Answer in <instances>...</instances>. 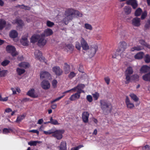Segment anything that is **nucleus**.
Returning a JSON list of instances; mask_svg holds the SVG:
<instances>
[{
  "mask_svg": "<svg viewBox=\"0 0 150 150\" xmlns=\"http://www.w3.org/2000/svg\"><path fill=\"white\" fill-rule=\"evenodd\" d=\"M144 54L143 52H140L134 56V58L136 59H141L142 58Z\"/></svg>",
  "mask_w": 150,
  "mask_h": 150,
  "instance_id": "29",
  "label": "nucleus"
},
{
  "mask_svg": "<svg viewBox=\"0 0 150 150\" xmlns=\"http://www.w3.org/2000/svg\"><path fill=\"white\" fill-rule=\"evenodd\" d=\"M144 60L146 63L150 62V56L149 54L146 55L144 57Z\"/></svg>",
  "mask_w": 150,
  "mask_h": 150,
  "instance_id": "34",
  "label": "nucleus"
},
{
  "mask_svg": "<svg viewBox=\"0 0 150 150\" xmlns=\"http://www.w3.org/2000/svg\"><path fill=\"white\" fill-rule=\"evenodd\" d=\"M147 13L146 11H144L142 14L141 17L142 19H144L146 16Z\"/></svg>",
  "mask_w": 150,
  "mask_h": 150,
  "instance_id": "52",
  "label": "nucleus"
},
{
  "mask_svg": "<svg viewBox=\"0 0 150 150\" xmlns=\"http://www.w3.org/2000/svg\"><path fill=\"white\" fill-rule=\"evenodd\" d=\"M83 146L82 145H79L75 147H72L71 149V150H79Z\"/></svg>",
  "mask_w": 150,
  "mask_h": 150,
  "instance_id": "45",
  "label": "nucleus"
},
{
  "mask_svg": "<svg viewBox=\"0 0 150 150\" xmlns=\"http://www.w3.org/2000/svg\"><path fill=\"white\" fill-rule=\"evenodd\" d=\"M65 14L66 17L63 19L65 24L67 22L71 20L74 17H81L83 14L77 10H76L72 8H69L65 11Z\"/></svg>",
  "mask_w": 150,
  "mask_h": 150,
  "instance_id": "1",
  "label": "nucleus"
},
{
  "mask_svg": "<svg viewBox=\"0 0 150 150\" xmlns=\"http://www.w3.org/2000/svg\"><path fill=\"white\" fill-rule=\"evenodd\" d=\"M142 10L141 8H138L135 12V16H139L142 13Z\"/></svg>",
  "mask_w": 150,
  "mask_h": 150,
  "instance_id": "33",
  "label": "nucleus"
},
{
  "mask_svg": "<svg viewBox=\"0 0 150 150\" xmlns=\"http://www.w3.org/2000/svg\"><path fill=\"white\" fill-rule=\"evenodd\" d=\"M81 46L80 43L79 42H76L75 44V47L78 50H80L81 48Z\"/></svg>",
  "mask_w": 150,
  "mask_h": 150,
  "instance_id": "47",
  "label": "nucleus"
},
{
  "mask_svg": "<svg viewBox=\"0 0 150 150\" xmlns=\"http://www.w3.org/2000/svg\"><path fill=\"white\" fill-rule=\"evenodd\" d=\"M133 72V70L132 67H129L127 68L125 73V79L126 80L125 82L126 83H128L130 81V75L132 74Z\"/></svg>",
  "mask_w": 150,
  "mask_h": 150,
  "instance_id": "6",
  "label": "nucleus"
},
{
  "mask_svg": "<svg viewBox=\"0 0 150 150\" xmlns=\"http://www.w3.org/2000/svg\"><path fill=\"white\" fill-rule=\"evenodd\" d=\"M40 77L41 79H50L51 78L50 74L47 71H42L40 73Z\"/></svg>",
  "mask_w": 150,
  "mask_h": 150,
  "instance_id": "8",
  "label": "nucleus"
},
{
  "mask_svg": "<svg viewBox=\"0 0 150 150\" xmlns=\"http://www.w3.org/2000/svg\"><path fill=\"white\" fill-rule=\"evenodd\" d=\"M63 98V96H61L60 97H59L56 98V99L53 100L51 102V103H52L55 102L57 101L60 100V99H62V98Z\"/></svg>",
  "mask_w": 150,
  "mask_h": 150,
  "instance_id": "50",
  "label": "nucleus"
},
{
  "mask_svg": "<svg viewBox=\"0 0 150 150\" xmlns=\"http://www.w3.org/2000/svg\"><path fill=\"white\" fill-rule=\"evenodd\" d=\"M46 25L48 27H52L54 25V23L50 21H48L47 22Z\"/></svg>",
  "mask_w": 150,
  "mask_h": 150,
  "instance_id": "42",
  "label": "nucleus"
},
{
  "mask_svg": "<svg viewBox=\"0 0 150 150\" xmlns=\"http://www.w3.org/2000/svg\"><path fill=\"white\" fill-rule=\"evenodd\" d=\"M53 32L52 29L48 28L45 30L44 33L41 34L42 36L44 37H47L50 36L52 34Z\"/></svg>",
  "mask_w": 150,
  "mask_h": 150,
  "instance_id": "13",
  "label": "nucleus"
},
{
  "mask_svg": "<svg viewBox=\"0 0 150 150\" xmlns=\"http://www.w3.org/2000/svg\"><path fill=\"white\" fill-rule=\"evenodd\" d=\"M40 35L41 36L40 37L38 42L37 44L39 46H43L46 44L47 42V40L45 39L44 37L42 36L41 34Z\"/></svg>",
  "mask_w": 150,
  "mask_h": 150,
  "instance_id": "9",
  "label": "nucleus"
},
{
  "mask_svg": "<svg viewBox=\"0 0 150 150\" xmlns=\"http://www.w3.org/2000/svg\"><path fill=\"white\" fill-rule=\"evenodd\" d=\"M99 96V93L97 92L94 93V100H97Z\"/></svg>",
  "mask_w": 150,
  "mask_h": 150,
  "instance_id": "61",
  "label": "nucleus"
},
{
  "mask_svg": "<svg viewBox=\"0 0 150 150\" xmlns=\"http://www.w3.org/2000/svg\"><path fill=\"white\" fill-rule=\"evenodd\" d=\"M54 130L53 129L49 130L47 131H44L43 132L44 134L46 135H50L51 134H53L54 133Z\"/></svg>",
  "mask_w": 150,
  "mask_h": 150,
  "instance_id": "39",
  "label": "nucleus"
},
{
  "mask_svg": "<svg viewBox=\"0 0 150 150\" xmlns=\"http://www.w3.org/2000/svg\"><path fill=\"white\" fill-rule=\"evenodd\" d=\"M64 132V130L63 129L54 131V133L52 134V136L56 138L58 140H60L62 138V134Z\"/></svg>",
  "mask_w": 150,
  "mask_h": 150,
  "instance_id": "4",
  "label": "nucleus"
},
{
  "mask_svg": "<svg viewBox=\"0 0 150 150\" xmlns=\"http://www.w3.org/2000/svg\"><path fill=\"white\" fill-rule=\"evenodd\" d=\"M96 38L97 40H100L101 38V36L99 34H96L95 37Z\"/></svg>",
  "mask_w": 150,
  "mask_h": 150,
  "instance_id": "62",
  "label": "nucleus"
},
{
  "mask_svg": "<svg viewBox=\"0 0 150 150\" xmlns=\"http://www.w3.org/2000/svg\"><path fill=\"white\" fill-rule=\"evenodd\" d=\"M8 97H6L4 98H3L0 95V101H6L8 100Z\"/></svg>",
  "mask_w": 150,
  "mask_h": 150,
  "instance_id": "56",
  "label": "nucleus"
},
{
  "mask_svg": "<svg viewBox=\"0 0 150 150\" xmlns=\"http://www.w3.org/2000/svg\"><path fill=\"white\" fill-rule=\"evenodd\" d=\"M104 79L107 85H108L110 84V79L108 76L105 77H104Z\"/></svg>",
  "mask_w": 150,
  "mask_h": 150,
  "instance_id": "44",
  "label": "nucleus"
},
{
  "mask_svg": "<svg viewBox=\"0 0 150 150\" xmlns=\"http://www.w3.org/2000/svg\"><path fill=\"white\" fill-rule=\"evenodd\" d=\"M57 83V81L55 79L53 80L52 81V86L54 88L56 87Z\"/></svg>",
  "mask_w": 150,
  "mask_h": 150,
  "instance_id": "49",
  "label": "nucleus"
},
{
  "mask_svg": "<svg viewBox=\"0 0 150 150\" xmlns=\"http://www.w3.org/2000/svg\"><path fill=\"white\" fill-rule=\"evenodd\" d=\"M81 46L84 50H87L89 49V47L86 42L82 38L81 41Z\"/></svg>",
  "mask_w": 150,
  "mask_h": 150,
  "instance_id": "15",
  "label": "nucleus"
},
{
  "mask_svg": "<svg viewBox=\"0 0 150 150\" xmlns=\"http://www.w3.org/2000/svg\"><path fill=\"white\" fill-rule=\"evenodd\" d=\"M59 150H67V144L65 141H62L61 142L59 146Z\"/></svg>",
  "mask_w": 150,
  "mask_h": 150,
  "instance_id": "19",
  "label": "nucleus"
},
{
  "mask_svg": "<svg viewBox=\"0 0 150 150\" xmlns=\"http://www.w3.org/2000/svg\"><path fill=\"white\" fill-rule=\"evenodd\" d=\"M124 11L126 14H129L131 12V8L129 6H125L124 8Z\"/></svg>",
  "mask_w": 150,
  "mask_h": 150,
  "instance_id": "31",
  "label": "nucleus"
},
{
  "mask_svg": "<svg viewBox=\"0 0 150 150\" xmlns=\"http://www.w3.org/2000/svg\"><path fill=\"white\" fill-rule=\"evenodd\" d=\"M7 52L11 54L13 57H15L18 54V53L16 51L15 47L12 45H8L6 47Z\"/></svg>",
  "mask_w": 150,
  "mask_h": 150,
  "instance_id": "5",
  "label": "nucleus"
},
{
  "mask_svg": "<svg viewBox=\"0 0 150 150\" xmlns=\"http://www.w3.org/2000/svg\"><path fill=\"white\" fill-rule=\"evenodd\" d=\"M16 71L18 74L21 75L23 74L25 72V71L24 69H21L18 68L17 69Z\"/></svg>",
  "mask_w": 150,
  "mask_h": 150,
  "instance_id": "35",
  "label": "nucleus"
},
{
  "mask_svg": "<svg viewBox=\"0 0 150 150\" xmlns=\"http://www.w3.org/2000/svg\"><path fill=\"white\" fill-rule=\"evenodd\" d=\"M101 108L105 114L110 112L111 108V104L105 100L100 101Z\"/></svg>",
  "mask_w": 150,
  "mask_h": 150,
  "instance_id": "2",
  "label": "nucleus"
},
{
  "mask_svg": "<svg viewBox=\"0 0 150 150\" xmlns=\"http://www.w3.org/2000/svg\"><path fill=\"white\" fill-rule=\"evenodd\" d=\"M53 71L55 73V74L58 76L61 75L63 72L62 70L60 68L57 66H55L52 68Z\"/></svg>",
  "mask_w": 150,
  "mask_h": 150,
  "instance_id": "10",
  "label": "nucleus"
},
{
  "mask_svg": "<svg viewBox=\"0 0 150 150\" xmlns=\"http://www.w3.org/2000/svg\"><path fill=\"white\" fill-rule=\"evenodd\" d=\"M63 98V96H61L60 97H59L56 98V99L53 100L51 102V103H52L55 102L57 101L60 100V99H62V98Z\"/></svg>",
  "mask_w": 150,
  "mask_h": 150,
  "instance_id": "51",
  "label": "nucleus"
},
{
  "mask_svg": "<svg viewBox=\"0 0 150 150\" xmlns=\"http://www.w3.org/2000/svg\"><path fill=\"white\" fill-rule=\"evenodd\" d=\"M42 87L45 90L49 89L50 87V84L49 82L46 80H43L41 83Z\"/></svg>",
  "mask_w": 150,
  "mask_h": 150,
  "instance_id": "11",
  "label": "nucleus"
},
{
  "mask_svg": "<svg viewBox=\"0 0 150 150\" xmlns=\"http://www.w3.org/2000/svg\"><path fill=\"white\" fill-rule=\"evenodd\" d=\"M78 71L79 72H82V73H84V72L83 71V67L82 65H80L78 69Z\"/></svg>",
  "mask_w": 150,
  "mask_h": 150,
  "instance_id": "55",
  "label": "nucleus"
},
{
  "mask_svg": "<svg viewBox=\"0 0 150 150\" xmlns=\"http://www.w3.org/2000/svg\"><path fill=\"white\" fill-rule=\"evenodd\" d=\"M15 23L17 24L18 26L21 27H22L24 25L23 21L22 20L18 18L16 19Z\"/></svg>",
  "mask_w": 150,
  "mask_h": 150,
  "instance_id": "27",
  "label": "nucleus"
},
{
  "mask_svg": "<svg viewBox=\"0 0 150 150\" xmlns=\"http://www.w3.org/2000/svg\"><path fill=\"white\" fill-rule=\"evenodd\" d=\"M129 96L134 101L137 102L139 100V98L134 93H131Z\"/></svg>",
  "mask_w": 150,
  "mask_h": 150,
  "instance_id": "32",
  "label": "nucleus"
},
{
  "mask_svg": "<svg viewBox=\"0 0 150 150\" xmlns=\"http://www.w3.org/2000/svg\"><path fill=\"white\" fill-rule=\"evenodd\" d=\"M142 49V47L140 46H137L132 47L131 48L130 51L131 52H134L135 51H139Z\"/></svg>",
  "mask_w": 150,
  "mask_h": 150,
  "instance_id": "28",
  "label": "nucleus"
},
{
  "mask_svg": "<svg viewBox=\"0 0 150 150\" xmlns=\"http://www.w3.org/2000/svg\"><path fill=\"white\" fill-rule=\"evenodd\" d=\"M87 100L89 102H91L93 100V98L92 96L90 95L87 96L86 97Z\"/></svg>",
  "mask_w": 150,
  "mask_h": 150,
  "instance_id": "53",
  "label": "nucleus"
},
{
  "mask_svg": "<svg viewBox=\"0 0 150 150\" xmlns=\"http://www.w3.org/2000/svg\"><path fill=\"white\" fill-rule=\"evenodd\" d=\"M11 131L12 129H11L4 128L3 129V133L4 134H6L10 132Z\"/></svg>",
  "mask_w": 150,
  "mask_h": 150,
  "instance_id": "43",
  "label": "nucleus"
},
{
  "mask_svg": "<svg viewBox=\"0 0 150 150\" xmlns=\"http://www.w3.org/2000/svg\"><path fill=\"white\" fill-rule=\"evenodd\" d=\"M84 26L85 28L87 29L91 30L92 29V27L91 25L88 23L85 24Z\"/></svg>",
  "mask_w": 150,
  "mask_h": 150,
  "instance_id": "46",
  "label": "nucleus"
},
{
  "mask_svg": "<svg viewBox=\"0 0 150 150\" xmlns=\"http://www.w3.org/2000/svg\"><path fill=\"white\" fill-rule=\"evenodd\" d=\"M142 150H150V146L146 145L142 148Z\"/></svg>",
  "mask_w": 150,
  "mask_h": 150,
  "instance_id": "59",
  "label": "nucleus"
},
{
  "mask_svg": "<svg viewBox=\"0 0 150 150\" xmlns=\"http://www.w3.org/2000/svg\"><path fill=\"white\" fill-rule=\"evenodd\" d=\"M25 114H23L21 115H20L17 117L16 122L17 123H19L22 120L24 119L25 117Z\"/></svg>",
  "mask_w": 150,
  "mask_h": 150,
  "instance_id": "25",
  "label": "nucleus"
},
{
  "mask_svg": "<svg viewBox=\"0 0 150 150\" xmlns=\"http://www.w3.org/2000/svg\"><path fill=\"white\" fill-rule=\"evenodd\" d=\"M18 35L17 32L15 30H11L9 33L10 37L13 38H14L17 37Z\"/></svg>",
  "mask_w": 150,
  "mask_h": 150,
  "instance_id": "21",
  "label": "nucleus"
},
{
  "mask_svg": "<svg viewBox=\"0 0 150 150\" xmlns=\"http://www.w3.org/2000/svg\"><path fill=\"white\" fill-rule=\"evenodd\" d=\"M50 119V123L52 125H58L60 124V123L58 122L57 120L53 119L52 117H51Z\"/></svg>",
  "mask_w": 150,
  "mask_h": 150,
  "instance_id": "30",
  "label": "nucleus"
},
{
  "mask_svg": "<svg viewBox=\"0 0 150 150\" xmlns=\"http://www.w3.org/2000/svg\"><path fill=\"white\" fill-rule=\"evenodd\" d=\"M78 88L79 89H83L85 87V85L83 84H81L77 86Z\"/></svg>",
  "mask_w": 150,
  "mask_h": 150,
  "instance_id": "60",
  "label": "nucleus"
},
{
  "mask_svg": "<svg viewBox=\"0 0 150 150\" xmlns=\"http://www.w3.org/2000/svg\"><path fill=\"white\" fill-rule=\"evenodd\" d=\"M126 4L131 5L133 8H135L137 6V4L136 0H128L126 1Z\"/></svg>",
  "mask_w": 150,
  "mask_h": 150,
  "instance_id": "17",
  "label": "nucleus"
},
{
  "mask_svg": "<svg viewBox=\"0 0 150 150\" xmlns=\"http://www.w3.org/2000/svg\"><path fill=\"white\" fill-rule=\"evenodd\" d=\"M125 103L127 106L128 108L132 109L134 107V105L133 103H131L127 96L126 97Z\"/></svg>",
  "mask_w": 150,
  "mask_h": 150,
  "instance_id": "14",
  "label": "nucleus"
},
{
  "mask_svg": "<svg viewBox=\"0 0 150 150\" xmlns=\"http://www.w3.org/2000/svg\"><path fill=\"white\" fill-rule=\"evenodd\" d=\"M64 70L66 74H68L70 71V68L69 65L67 64V63H64Z\"/></svg>",
  "mask_w": 150,
  "mask_h": 150,
  "instance_id": "24",
  "label": "nucleus"
},
{
  "mask_svg": "<svg viewBox=\"0 0 150 150\" xmlns=\"http://www.w3.org/2000/svg\"><path fill=\"white\" fill-rule=\"evenodd\" d=\"M76 74L73 71H72L69 73V75L68 76V77L70 79H72L73 77H75L76 76Z\"/></svg>",
  "mask_w": 150,
  "mask_h": 150,
  "instance_id": "41",
  "label": "nucleus"
},
{
  "mask_svg": "<svg viewBox=\"0 0 150 150\" xmlns=\"http://www.w3.org/2000/svg\"><path fill=\"white\" fill-rule=\"evenodd\" d=\"M10 61L8 60H5L1 63V65L4 67L8 65L10 63Z\"/></svg>",
  "mask_w": 150,
  "mask_h": 150,
  "instance_id": "38",
  "label": "nucleus"
},
{
  "mask_svg": "<svg viewBox=\"0 0 150 150\" xmlns=\"http://www.w3.org/2000/svg\"><path fill=\"white\" fill-rule=\"evenodd\" d=\"M100 45L98 44H96L94 46V51L95 53L98 51V48L100 47Z\"/></svg>",
  "mask_w": 150,
  "mask_h": 150,
  "instance_id": "58",
  "label": "nucleus"
},
{
  "mask_svg": "<svg viewBox=\"0 0 150 150\" xmlns=\"http://www.w3.org/2000/svg\"><path fill=\"white\" fill-rule=\"evenodd\" d=\"M29 64L26 62H22L18 64V66L21 67H23L25 68H26L29 67Z\"/></svg>",
  "mask_w": 150,
  "mask_h": 150,
  "instance_id": "26",
  "label": "nucleus"
},
{
  "mask_svg": "<svg viewBox=\"0 0 150 150\" xmlns=\"http://www.w3.org/2000/svg\"><path fill=\"white\" fill-rule=\"evenodd\" d=\"M35 90L33 88L29 90L27 93V95L32 98H36L37 97L34 94Z\"/></svg>",
  "mask_w": 150,
  "mask_h": 150,
  "instance_id": "22",
  "label": "nucleus"
},
{
  "mask_svg": "<svg viewBox=\"0 0 150 150\" xmlns=\"http://www.w3.org/2000/svg\"><path fill=\"white\" fill-rule=\"evenodd\" d=\"M29 132H32L34 133H36L37 135L39 134V132L37 130H35L33 129L31 130H30Z\"/></svg>",
  "mask_w": 150,
  "mask_h": 150,
  "instance_id": "54",
  "label": "nucleus"
},
{
  "mask_svg": "<svg viewBox=\"0 0 150 150\" xmlns=\"http://www.w3.org/2000/svg\"><path fill=\"white\" fill-rule=\"evenodd\" d=\"M127 47V44L125 42H120L119 44V50L118 52H116L114 55L112 56V58H117L119 56L118 53L123 52Z\"/></svg>",
  "mask_w": 150,
  "mask_h": 150,
  "instance_id": "3",
  "label": "nucleus"
},
{
  "mask_svg": "<svg viewBox=\"0 0 150 150\" xmlns=\"http://www.w3.org/2000/svg\"><path fill=\"white\" fill-rule=\"evenodd\" d=\"M80 96V95H78L76 93L72 95L69 98V100L71 101H74L76 99H79Z\"/></svg>",
  "mask_w": 150,
  "mask_h": 150,
  "instance_id": "23",
  "label": "nucleus"
},
{
  "mask_svg": "<svg viewBox=\"0 0 150 150\" xmlns=\"http://www.w3.org/2000/svg\"><path fill=\"white\" fill-rule=\"evenodd\" d=\"M132 25L135 27H139L140 25V19L139 18L135 17L132 21Z\"/></svg>",
  "mask_w": 150,
  "mask_h": 150,
  "instance_id": "12",
  "label": "nucleus"
},
{
  "mask_svg": "<svg viewBox=\"0 0 150 150\" xmlns=\"http://www.w3.org/2000/svg\"><path fill=\"white\" fill-rule=\"evenodd\" d=\"M89 113L87 112H84L82 114V119L83 122L85 123L88 122Z\"/></svg>",
  "mask_w": 150,
  "mask_h": 150,
  "instance_id": "16",
  "label": "nucleus"
},
{
  "mask_svg": "<svg viewBox=\"0 0 150 150\" xmlns=\"http://www.w3.org/2000/svg\"><path fill=\"white\" fill-rule=\"evenodd\" d=\"M36 58L40 61H45V58L42 56V52L39 50H36L34 52Z\"/></svg>",
  "mask_w": 150,
  "mask_h": 150,
  "instance_id": "7",
  "label": "nucleus"
},
{
  "mask_svg": "<svg viewBox=\"0 0 150 150\" xmlns=\"http://www.w3.org/2000/svg\"><path fill=\"white\" fill-rule=\"evenodd\" d=\"M77 88H78V87H77V86L76 87H74L71 89L64 91V93H67L69 92L70 91H74L75 92L76 91V89H77Z\"/></svg>",
  "mask_w": 150,
  "mask_h": 150,
  "instance_id": "48",
  "label": "nucleus"
},
{
  "mask_svg": "<svg viewBox=\"0 0 150 150\" xmlns=\"http://www.w3.org/2000/svg\"><path fill=\"white\" fill-rule=\"evenodd\" d=\"M66 47L70 50L73 51L74 50V46L71 44H68L66 45Z\"/></svg>",
  "mask_w": 150,
  "mask_h": 150,
  "instance_id": "40",
  "label": "nucleus"
},
{
  "mask_svg": "<svg viewBox=\"0 0 150 150\" xmlns=\"http://www.w3.org/2000/svg\"><path fill=\"white\" fill-rule=\"evenodd\" d=\"M12 110L9 108H7L5 110V112L7 113H8L10 112H12Z\"/></svg>",
  "mask_w": 150,
  "mask_h": 150,
  "instance_id": "64",
  "label": "nucleus"
},
{
  "mask_svg": "<svg viewBox=\"0 0 150 150\" xmlns=\"http://www.w3.org/2000/svg\"><path fill=\"white\" fill-rule=\"evenodd\" d=\"M40 141H31L28 143V144L31 146H35L38 143H39Z\"/></svg>",
  "mask_w": 150,
  "mask_h": 150,
  "instance_id": "36",
  "label": "nucleus"
},
{
  "mask_svg": "<svg viewBox=\"0 0 150 150\" xmlns=\"http://www.w3.org/2000/svg\"><path fill=\"white\" fill-rule=\"evenodd\" d=\"M23 7H24V8L25 10H30L31 9V7L29 6H23Z\"/></svg>",
  "mask_w": 150,
  "mask_h": 150,
  "instance_id": "63",
  "label": "nucleus"
},
{
  "mask_svg": "<svg viewBox=\"0 0 150 150\" xmlns=\"http://www.w3.org/2000/svg\"><path fill=\"white\" fill-rule=\"evenodd\" d=\"M41 36L40 35L36 34L33 35L30 38V42L33 43H35L38 42V40Z\"/></svg>",
  "mask_w": 150,
  "mask_h": 150,
  "instance_id": "18",
  "label": "nucleus"
},
{
  "mask_svg": "<svg viewBox=\"0 0 150 150\" xmlns=\"http://www.w3.org/2000/svg\"><path fill=\"white\" fill-rule=\"evenodd\" d=\"M7 71V70H3L0 71V77H4L6 75Z\"/></svg>",
  "mask_w": 150,
  "mask_h": 150,
  "instance_id": "37",
  "label": "nucleus"
},
{
  "mask_svg": "<svg viewBox=\"0 0 150 150\" xmlns=\"http://www.w3.org/2000/svg\"><path fill=\"white\" fill-rule=\"evenodd\" d=\"M30 99L29 98H24L21 100V102L22 103H24L27 101H30Z\"/></svg>",
  "mask_w": 150,
  "mask_h": 150,
  "instance_id": "57",
  "label": "nucleus"
},
{
  "mask_svg": "<svg viewBox=\"0 0 150 150\" xmlns=\"http://www.w3.org/2000/svg\"><path fill=\"white\" fill-rule=\"evenodd\" d=\"M6 21L2 19H0V30H2L6 25Z\"/></svg>",
  "mask_w": 150,
  "mask_h": 150,
  "instance_id": "20",
  "label": "nucleus"
}]
</instances>
